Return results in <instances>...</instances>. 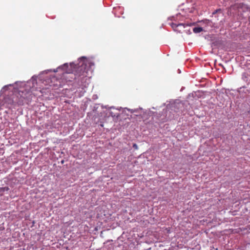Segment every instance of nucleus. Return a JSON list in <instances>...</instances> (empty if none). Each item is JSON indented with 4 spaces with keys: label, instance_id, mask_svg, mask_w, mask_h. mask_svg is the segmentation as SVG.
<instances>
[{
    "label": "nucleus",
    "instance_id": "39448f33",
    "mask_svg": "<svg viewBox=\"0 0 250 250\" xmlns=\"http://www.w3.org/2000/svg\"><path fill=\"white\" fill-rule=\"evenodd\" d=\"M203 30V28L200 27H195L193 28V31L195 33H199Z\"/></svg>",
    "mask_w": 250,
    "mask_h": 250
},
{
    "label": "nucleus",
    "instance_id": "20e7f679",
    "mask_svg": "<svg viewBox=\"0 0 250 250\" xmlns=\"http://www.w3.org/2000/svg\"><path fill=\"white\" fill-rule=\"evenodd\" d=\"M9 189V188L7 187L0 188V195L2 196L4 192L7 191Z\"/></svg>",
    "mask_w": 250,
    "mask_h": 250
},
{
    "label": "nucleus",
    "instance_id": "7ed1b4c3",
    "mask_svg": "<svg viewBox=\"0 0 250 250\" xmlns=\"http://www.w3.org/2000/svg\"><path fill=\"white\" fill-rule=\"evenodd\" d=\"M170 25L171 26V27L175 31H179V32H180L181 31L180 30H179V27H182L183 28H185V26H186V24L185 23H178V24H177V23H173V22H172L171 24H170Z\"/></svg>",
    "mask_w": 250,
    "mask_h": 250
},
{
    "label": "nucleus",
    "instance_id": "f257e3e1",
    "mask_svg": "<svg viewBox=\"0 0 250 250\" xmlns=\"http://www.w3.org/2000/svg\"><path fill=\"white\" fill-rule=\"evenodd\" d=\"M87 60L84 57H82L77 64L70 63V67L72 69L71 73H74L75 76L74 79L78 80V83L83 87H86L89 83V77L88 76V68L87 67ZM68 67L67 63L59 66L58 69H62L66 73H71L67 70Z\"/></svg>",
    "mask_w": 250,
    "mask_h": 250
},
{
    "label": "nucleus",
    "instance_id": "f03ea898",
    "mask_svg": "<svg viewBox=\"0 0 250 250\" xmlns=\"http://www.w3.org/2000/svg\"><path fill=\"white\" fill-rule=\"evenodd\" d=\"M25 103V97L21 95L19 93V95L16 97L15 100H12L10 104L14 107L18 105H22Z\"/></svg>",
    "mask_w": 250,
    "mask_h": 250
},
{
    "label": "nucleus",
    "instance_id": "423d86ee",
    "mask_svg": "<svg viewBox=\"0 0 250 250\" xmlns=\"http://www.w3.org/2000/svg\"><path fill=\"white\" fill-rule=\"evenodd\" d=\"M133 147L135 149H137L138 147L137 145L135 144H133Z\"/></svg>",
    "mask_w": 250,
    "mask_h": 250
}]
</instances>
